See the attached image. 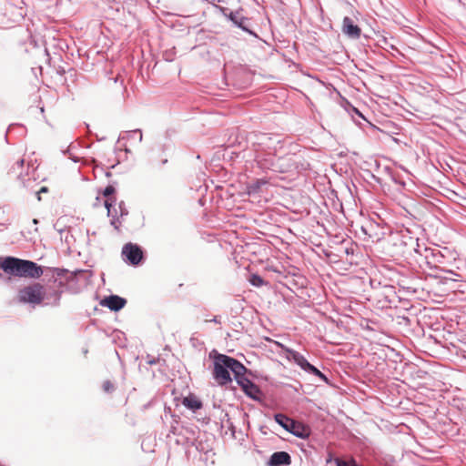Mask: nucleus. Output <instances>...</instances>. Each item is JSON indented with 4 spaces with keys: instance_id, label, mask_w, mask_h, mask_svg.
<instances>
[{
    "instance_id": "f257e3e1",
    "label": "nucleus",
    "mask_w": 466,
    "mask_h": 466,
    "mask_svg": "<svg viewBox=\"0 0 466 466\" xmlns=\"http://www.w3.org/2000/svg\"><path fill=\"white\" fill-rule=\"evenodd\" d=\"M248 140L252 145L253 161L262 172L273 171L276 153L282 147L279 135L258 133L250 134Z\"/></svg>"
},
{
    "instance_id": "f03ea898",
    "label": "nucleus",
    "mask_w": 466,
    "mask_h": 466,
    "mask_svg": "<svg viewBox=\"0 0 466 466\" xmlns=\"http://www.w3.org/2000/svg\"><path fill=\"white\" fill-rule=\"evenodd\" d=\"M0 268L5 273L17 277L37 279L43 275V268L35 262L6 257L0 262Z\"/></svg>"
},
{
    "instance_id": "7ed1b4c3",
    "label": "nucleus",
    "mask_w": 466,
    "mask_h": 466,
    "mask_svg": "<svg viewBox=\"0 0 466 466\" xmlns=\"http://www.w3.org/2000/svg\"><path fill=\"white\" fill-rule=\"evenodd\" d=\"M214 354V370L213 378L218 385L224 386L232 381L230 371L234 374L236 369H240L238 364L239 361L236 359L229 357L225 354L218 353L213 351L210 353V357Z\"/></svg>"
},
{
    "instance_id": "20e7f679",
    "label": "nucleus",
    "mask_w": 466,
    "mask_h": 466,
    "mask_svg": "<svg viewBox=\"0 0 466 466\" xmlns=\"http://www.w3.org/2000/svg\"><path fill=\"white\" fill-rule=\"evenodd\" d=\"M309 167V164L300 156L296 154H289L277 158L272 172L281 174H294L307 170Z\"/></svg>"
},
{
    "instance_id": "39448f33",
    "label": "nucleus",
    "mask_w": 466,
    "mask_h": 466,
    "mask_svg": "<svg viewBox=\"0 0 466 466\" xmlns=\"http://www.w3.org/2000/svg\"><path fill=\"white\" fill-rule=\"evenodd\" d=\"M275 344L281 349V350L283 351V356L288 360H293L304 371L319 377L324 382H328V378L315 366L310 364L302 354L292 349L286 347L280 342L276 341Z\"/></svg>"
},
{
    "instance_id": "423d86ee",
    "label": "nucleus",
    "mask_w": 466,
    "mask_h": 466,
    "mask_svg": "<svg viewBox=\"0 0 466 466\" xmlns=\"http://www.w3.org/2000/svg\"><path fill=\"white\" fill-rule=\"evenodd\" d=\"M44 299V287L41 284L24 288L19 291V300L25 303L39 304Z\"/></svg>"
},
{
    "instance_id": "0eeeda50",
    "label": "nucleus",
    "mask_w": 466,
    "mask_h": 466,
    "mask_svg": "<svg viewBox=\"0 0 466 466\" xmlns=\"http://www.w3.org/2000/svg\"><path fill=\"white\" fill-rule=\"evenodd\" d=\"M122 256L128 263L136 266L143 259V251L138 245L127 243L122 248Z\"/></svg>"
},
{
    "instance_id": "6e6552de",
    "label": "nucleus",
    "mask_w": 466,
    "mask_h": 466,
    "mask_svg": "<svg viewBox=\"0 0 466 466\" xmlns=\"http://www.w3.org/2000/svg\"><path fill=\"white\" fill-rule=\"evenodd\" d=\"M342 32L351 39H359L361 35V29L349 16L343 18Z\"/></svg>"
},
{
    "instance_id": "1a4fd4ad",
    "label": "nucleus",
    "mask_w": 466,
    "mask_h": 466,
    "mask_svg": "<svg viewBox=\"0 0 466 466\" xmlns=\"http://www.w3.org/2000/svg\"><path fill=\"white\" fill-rule=\"evenodd\" d=\"M127 300L117 295L106 297L101 304L111 310L118 311L125 307Z\"/></svg>"
},
{
    "instance_id": "9d476101",
    "label": "nucleus",
    "mask_w": 466,
    "mask_h": 466,
    "mask_svg": "<svg viewBox=\"0 0 466 466\" xmlns=\"http://www.w3.org/2000/svg\"><path fill=\"white\" fill-rule=\"evenodd\" d=\"M291 462L290 455L286 451L274 452L268 462V466H285Z\"/></svg>"
},
{
    "instance_id": "9b49d317",
    "label": "nucleus",
    "mask_w": 466,
    "mask_h": 466,
    "mask_svg": "<svg viewBox=\"0 0 466 466\" xmlns=\"http://www.w3.org/2000/svg\"><path fill=\"white\" fill-rule=\"evenodd\" d=\"M288 431L301 439H306L310 434V429L308 426H305L304 424L294 420Z\"/></svg>"
},
{
    "instance_id": "f8f14e48",
    "label": "nucleus",
    "mask_w": 466,
    "mask_h": 466,
    "mask_svg": "<svg viewBox=\"0 0 466 466\" xmlns=\"http://www.w3.org/2000/svg\"><path fill=\"white\" fill-rule=\"evenodd\" d=\"M238 366L240 369L238 370L237 368L233 375L237 383L242 390L244 388H247V386L251 382V380L246 377L248 369L241 362H239Z\"/></svg>"
},
{
    "instance_id": "ddd939ff",
    "label": "nucleus",
    "mask_w": 466,
    "mask_h": 466,
    "mask_svg": "<svg viewBox=\"0 0 466 466\" xmlns=\"http://www.w3.org/2000/svg\"><path fill=\"white\" fill-rule=\"evenodd\" d=\"M105 207L107 209V216L111 218L110 224L116 230H118L120 226H121V224H122V221H121V218L116 216L117 215V209L116 208H112V203L109 201V199H106L105 201Z\"/></svg>"
},
{
    "instance_id": "4468645a",
    "label": "nucleus",
    "mask_w": 466,
    "mask_h": 466,
    "mask_svg": "<svg viewBox=\"0 0 466 466\" xmlns=\"http://www.w3.org/2000/svg\"><path fill=\"white\" fill-rule=\"evenodd\" d=\"M182 404L192 411L200 410L203 406L201 400H198L195 395L185 397L182 400Z\"/></svg>"
},
{
    "instance_id": "2eb2a0df",
    "label": "nucleus",
    "mask_w": 466,
    "mask_h": 466,
    "mask_svg": "<svg viewBox=\"0 0 466 466\" xmlns=\"http://www.w3.org/2000/svg\"><path fill=\"white\" fill-rule=\"evenodd\" d=\"M245 394L254 400H260L262 397V392L258 385L254 382H250L247 388L242 389Z\"/></svg>"
},
{
    "instance_id": "dca6fc26",
    "label": "nucleus",
    "mask_w": 466,
    "mask_h": 466,
    "mask_svg": "<svg viewBox=\"0 0 466 466\" xmlns=\"http://www.w3.org/2000/svg\"><path fill=\"white\" fill-rule=\"evenodd\" d=\"M228 18L230 21H232L238 27L241 28L242 30L248 32L249 34H252L250 30H248L245 26L246 18L245 17H239L238 14L230 12L228 15Z\"/></svg>"
},
{
    "instance_id": "f3484780",
    "label": "nucleus",
    "mask_w": 466,
    "mask_h": 466,
    "mask_svg": "<svg viewBox=\"0 0 466 466\" xmlns=\"http://www.w3.org/2000/svg\"><path fill=\"white\" fill-rule=\"evenodd\" d=\"M274 418H275V421L279 425H280L283 429H285L286 431L289 430V427L293 421L292 419L289 418L288 416H286L282 413L275 414Z\"/></svg>"
},
{
    "instance_id": "a211bd4d",
    "label": "nucleus",
    "mask_w": 466,
    "mask_h": 466,
    "mask_svg": "<svg viewBox=\"0 0 466 466\" xmlns=\"http://www.w3.org/2000/svg\"><path fill=\"white\" fill-rule=\"evenodd\" d=\"M427 258H431L434 263H444L445 257L440 249H431L430 255H426Z\"/></svg>"
},
{
    "instance_id": "6ab92c4d",
    "label": "nucleus",
    "mask_w": 466,
    "mask_h": 466,
    "mask_svg": "<svg viewBox=\"0 0 466 466\" xmlns=\"http://www.w3.org/2000/svg\"><path fill=\"white\" fill-rule=\"evenodd\" d=\"M137 138L138 142L140 143L143 138L142 131L140 129H135L132 131H128L126 133L125 136H122L120 139H135Z\"/></svg>"
},
{
    "instance_id": "aec40b11",
    "label": "nucleus",
    "mask_w": 466,
    "mask_h": 466,
    "mask_svg": "<svg viewBox=\"0 0 466 466\" xmlns=\"http://www.w3.org/2000/svg\"><path fill=\"white\" fill-rule=\"evenodd\" d=\"M115 191V187L112 185H109L104 189L103 195L106 198V199H109V201L112 203L113 200H116L114 198H112Z\"/></svg>"
},
{
    "instance_id": "412c9836",
    "label": "nucleus",
    "mask_w": 466,
    "mask_h": 466,
    "mask_svg": "<svg viewBox=\"0 0 466 466\" xmlns=\"http://www.w3.org/2000/svg\"><path fill=\"white\" fill-rule=\"evenodd\" d=\"M249 281L251 285L255 287H261L265 283L264 279L259 275L257 274L251 275Z\"/></svg>"
},
{
    "instance_id": "4be33fe9",
    "label": "nucleus",
    "mask_w": 466,
    "mask_h": 466,
    "mask_svg": "<svg viewBox=\"0 0 466 466\" xmlns=\"http://www.w3.org/2000/svg\"><path fill=\"white\" fill-rule=\"evenodd\" d=\"M118 210H119V217L121 218V219L128 215V210H127L124 201H120L118 203Z\"/></svg>"
},
{
    "instance_id": "5701e85b",
    "label": "nucleus",
    "mask_w": 466,
    "mask_h": 466,
    "mask_svg": "<svg viewBox=\"0 0 466 466\" xmlns=\"http://www.w3.org/2000/svg\"><path fill=\"white\" fill-rule=\"evenodd\" d=\"M103 390L106 392H110V391H112L114 390V385L109 380H106L103 383Z\"/></svg>"
},
{
    "instance_id": "b1692460",
    "label": "nucleus",
    "mask_w": 466,
    "mask_h": 466,
    "mask_svg": "<svg viewBox=\"0 0 466 466\" xmlns=\"http://www.w3.org/2000/svg\"><path fill=\"white\" fill-rule=\"evenodd\" d=\"M24 166V159H20L18 160L12 167V170L13 172H15L17 170H19L20 168H22Z\"/></svg>"
},
{
    "instance_id": "393cba45",
    "label": "nucleus",
    "mask_w": 466,
    "mask_h": 466,
    "mask_svg": "<svg viewBox=\"0 0 466 466\" xmlns=\"http://www.w3.org/2000/svg\"><path fill=\"white\" fill-rule=\"evenodd\" d=\"M45 192H47L46 187H42L38 191H36L38 200H41L40 194Z\"/></svg>"
},
{
    "instance_id": "a878e982",
    "label": "nucleus",
    "mask_w": 466,
    "mask_h": 466,
    "mask_svg": "<svg viewBox=\"0 0 466 466\" xmlns=\"http://www.w3.org/2000/svg\"><path fill=\"white\" fill-rule=\"evenodd\" d=\"M87 271L86 270H76L72 274L77 278L78 276L86 275Z\"/></svg>"
},
{
    "instance_id": "bb28decb",
    "label": "nucleus",
    "mask_w": 466,
    "mask_h": 466,
    "mask_svg": "<svg viewBox=\"0 0 466 466\" xmlns=\"http://www.w3.org/2000/svg\"><path fill=\"white\" fill-rule=\"evenodd\" d=\"M221 2H223V0H209V3H211L214 5H216V3H221Z\"/></svg>"
},
{
    "instance_id": "cd10ccee",
    "label": "nucleus",
    "mask_w": 466,
    "mask_h": 466,
    "mask_svg": "<svg viewBox=\"0 0 466 466\" xmlns=\"http://www.w3.org/2000/svg\"><path fill=\"white\" fill-rule=\"evenodd\" d=\"M57 272V276H62V273L64 272L63 269L56 268L55 269Z\"/></svg>"
},
{
    "instance_id": "c85d7f7f",
    "label": "nucleus",
    "mask_w": 466,
    "mask_h": 466,
    "mask_svg": "<svg viewBox=\"0 0 466 466\" xmlns=\"http://www.w3.org/2000/svg\"><path fill=\"white\" fill-rule=\"evenodd\" d=\"M210 321L214 323H219V320L218 319V317H214Z\"/></svg>"
},
{
    "instance_id": "c756f323",
    "label": "nucleus",
    "mask_w": 466,
    "mask_h": 466,
    "mask_svg": "<svg viewBox=\"0 0 466 466\" xmlns=\"http://www.w3.org/2000/svg\"><path fill=\"white\" fill-rule=\"evenodd\" d=\"M23 185H24V187H29V185H27L24 180H23Z\"/></svg>"
},
{
    "instance_id": "7c9ffc66",
    "label": "nucleus",
    "mask_w": 466,
    "mask_h": 466,
    "mask_svg": "<svg viewBox=\"0 0 466 466\" xmlns=\"http://www.w3.org/2000/svg\"><path fill=\"white\" fill-rule=\"evenodd\" d=\"M219 8H220V10H222L223 12H225V10H226V9H225V8H223V7H219Z\"/></svg>"
}]
</instances>
